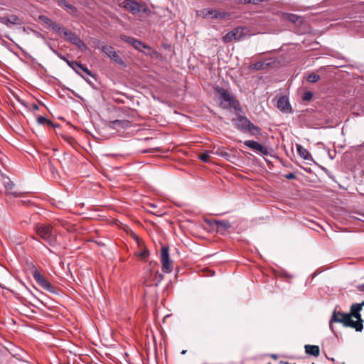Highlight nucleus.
Listing matches in <instances>:
<instances>
[{"label":"nucleus","mask_w":364,"mask_h":364,"mask_svg":"<svg viewBox=\"0 0 364 364\" xmlns=\"http://www.w3.org/2000/svg\"><path fill=\"white\" fill-rule=\"evenodd\" d=\"M232 122L235 128L243 133H249L252 136H259L262 134L261 129L245 116L238 115L237 117L232 119Z\"/></svg>","instance_id":"1"},{"label":"nucleus","mask_w":364,"mask_h":364,"mask_svg":"<svg viewBox=\"0 0 364 364\" xmlns=\"http://www.w3.org/2000/svg\"><path fill=\"white\" fill-rule=\"evenodd\" d=\"M215 90L220 97V106L223 109H234L235 110H241L240 102L237 100L235 96L228 90L223 87H217Z\"/></svg>","instance_id":"2"},{"label":"nucleus","mask_w":364,"mask_h":364,"mask_svg":"<svg viewBox=\"0 0 364 364\" xmlns=\"http://www.w3.org/2000/svg\"><path fill=\"white\" fill-rule=\"evenodd\" d=\"M333 322L341 323L345 327L355 328L356 331H362V327H360L361 325H360V323L355 324L354 323L353 320H350V315L341 311H337L336 310L333 311L329 321V327L332 331H333L332 326Z\"/></svg>","instance_id":"3"},{"label":"nucleus","mask_w":364,"mask_h":364,"mask_svg":"<svg viewBox=\"0 0 364 364\" xmlns=\"http://www.w3.org/2000/svg\"><path fill=\"white\" fill-rule=\"evenodd\" d=\"M33 228L36 233L45 242H48L51 246L55 245L56 235L53 232V228L50 225L37 223L34 225Z\"/></svg>","instance_id":"4"},{"label":"nucleus","mask_w":364,"mask_h":364,"mask_svg":"<svg viewBox=\"0 0 364 364\" xmlns=\"http://www.w3.org/2000/svg\"><path fill=\"white\" fill-rule=\"evenodd\" d=\"M96 48L104 53L107 57H109L116 63L122 66H125L124 61L112 46H109L104 42H99Z\"/></svg>","instance_id":"5"},{"label":"nucleus","mask_w":364,"mask_h":364,"mask_svg":"<svg viewBox=\"0 0 364 364\" xmlns=\"http://www.w3.org/2000/svg\"><path fill=\"white\" fill-rule=\"evenodd\" d=\"M32 275L35 281L43 289L50 293H56L55 288L40 273L38 269H34L32 272Z\"/></svg>","instance_id":"6"},{"label":"nucleus","mask_w":364,"mask_h":364,"mask_svg":"<svg viewBox=\"0 0 364 364\" xmlns=\"http://www.w3.org/2000/svg\"><path fill=\"white\" fill-rule=\"evenodd\" d=\"M245 31L246 28L243 27L235 28L223 37V41L224 43H229L233 40L240 41L246 36Z\"/></svg>","instance_id":"7"},{"label":"nucleus","mask_w":364,"mask_h":364,"mask_svg":"<svg viewBox=\"0 0 364 364\" xmlns=\"http://www.w3.org/2000/svg\"><path fill=\"white\" fill-rule=\"evenodd\" d=\"M363 306L364 301H362L361 303L353 304L350 306V312L347 314L350 315V320H353L352 318H355L356 319V321H354V323H360V325H361L360 327H362V329L363 328V320L361 318L360 312L362 310Z\"/></svg>","instance_id":"8"},{"label":"nucleus","mask_w":364,"mask_h":364,"mask_svg":"<svg viewBox=\"0 0 364 364\" xmlns=\"http://www.w3.org/2000/svg\"><path fill=\"white\" fill-rule=\"evenodd\" d=\"M161 262L162 270L166 273H170L173 270L172 261L169 258L168 247H163L161 252Z\"/></svg>","instance_id":"9"},{"label":"nucleus","mask_w":364,"mask_h":364,"mask_svg":"<svg viewBox=\"0 0 364 364\" xmlns=\"http://www.w3.org/2000/svg\"><path fill=\"white\" fill-rule=\"evenodd\" d=\"M67 41L70 42L71 43L77 46L80 49L85 50L87 49V46L80 39V38L76 35L75 33L70 31L67 29L64 31L63 34L62 35Z\"/></svg>","instance_id":"10"},{"label":"nucleus","mask_w":364,"mask_h":364,"mask_svg":"<svg viewBox=\"0 0 364 364\" xmlns=\"http://www.w3.org/2000/svg\"><path fill=\"white\" fill-rule=\"evenodd\" d=\"M244 145L252 151L259 153L262 155H268L269 154V151L268 148L259 142L253 140H247L244 141Z\"/></svg>","instance_id":"11"},{"label":"nucleus","mask_w":364,"mask_h":364,"mask_svg":"<svg viewBox=\"0 0 364 364\" xmlns=\"http://www.w3.org/2000/svg\"><path fill=\"white\" fill-rule=\"evenodd\" d=\"M122 6L125 9L131 12L132 14L135 15L140 12L142 10V4L138 3L134 0H125L122 3Z\"/></svg>","instance_id":"12"},{"label":"nucleus","mask_w":364,"mask_h":364,"mask_svg":"<svg viewBox=\"0 0 364 364\" xmlns=\"http://www.w3.org/2000/svg\"><path fill=\"white\" fill-rule=\"evenodd\" d=\"M0 180L3 184V186H4V188H6V193L8 194H11L13 196H14L15 197H17L18 196V192H16V191H12V190L15 187V184L10 179V178L9 176H7L6 175H5L4 173H0Z\"/></svg>","instance_id":"13"},{"label":"nucleus","mask_w":364,"mask_h":364,"mask_svg":"<svg viewBox=\"0 0 364 364\" xmlns=\"http://www.w3.org/2000/svg\"><path fill=\"white\" fill-rule=\"evenodd\" d=\"M63 59L78 75H80V70H81V71L84 72L85 73H86L87 75L91 76L92 77H94V75L92 73V72L85 65H82L81 63H77V61H75V60L70 61L68 60H66L65 58H63Z\"/></svg>","instance_id":"14"},{"label":"nucleus","mask_w":364,"mask_h":364,"mask_svg":"<svg viewBox=\"0 0 364 364\" xmlns=\"http://www.w3.org/2000/svg\"><path fill=\"white\" fill-rule=\"evenodd\" d=\"M0 23L10 27L11 25H21L23 21L16 15H6L0 17Z\"/></svg>","instance_id":"15"},{"label":"nucleus","mask_w":364,"mask_h":364,"mask_svg":"<svg viewBox=\"0 0 364 364\" xmlns=\"http://www.w3.org/2000/svg\"><path fill=\"white\" fill-rule=\"evenodd\" d=\"M206 16H210L212 18H227L230 16V14L227 12H220L218 10H209L205 14Z\"/></svg>","instance_id":"16"},{"label":"nucleus","mask_w":364,"mask_h":364,"mask_svg":"<svg viewBox=\"0 0 364 364\" xmlns=\"http://www.w3.org/2000/svg\"><path fill=\"white\" fill-rule=\"evenodd\" d=\"M214 223L216 225L217 231L221 234H223L231 227L230 223L225 220H215Z\"/></svg>","instance_id":"17"},{"label":"nucleus","mask_w":364,"mask_h":364,"mask_svg":"<svg viewBox=\"0 0 364 364\" xmlns=\"http://www.w3.org/2000/svg\"><path fill=\"white\" fill-rule=\"evenodd\" d=\"M129 126V122L127 120H114L109 122V127L111 129H117V128H127Z\"/></svg>","instance_id":"18"},{"label":"nucleus","mask_w":364,"mask_h":364,"mask_svg":"<svg viewBox=\"0 0 364 364\" xmlns=\"http://www.w3.org/2000/svg\"><path fill=\"white\" fill-rule=\"evenodd\" d=\"M290 105L287 98L282 96L277 101V108L282 112H287L289 110Z\"/></svg>","instance_id":"19"},{"label":"nucleus","mask_w":364,"mask_h":364,"mask_svg":"<svg viewBox=\"0 0 364 364\" xmlns=\"http://www.w3.org/2000/svg\"><path fill=\"white\" fill-rule=\"evenodd\" d=\"M305 353L308 355H313L316 358L320 355V349L318 346L316 345H306L304 346Z\"/></svg>","instance_id":"20"},{"label":"nucleus","mask_w":364,"mask_h":364,"mask_svg":"<svg viewBox=\"0 0 364 364\" xmlns=\"http://www.w3.org/2000/svg\"><path fill=\"white\" fill-rule=\"evenodd\" d=\"M296 150L299 154V155L305 160H309L311 159V154L309 152V151L303 147L301 145L297 144L296 145Z\"/></svg>","instance_id":"21"},{"label":"nucleus","mask_w":364,"mask_h":364,"mask_svg":"<svg viewBox=\"0 0 364 364\" xmlns=\"http://www.w3.org/2000/svg\"><path fill=\"white\" fill-rule=\"evenodd\" d=\"M132 46L135 49H136L137 50L141 51V52H144V49L151 50V48L149 46L145 45L141 41H140L136 38L134 41V42L132 43Z\"/></svg>","instance_id":"22"},{"label":"nucleus","mask_w":364,"mask_h":364,"mask_svg":"<svg viewBox=\"0 0 364 364\" xmlns=\"http://www.w3.org/2000/svg\"><path fill=\"white\" fill-rule=\"evenodd\" d=\"M50 28H51L60 36H62L64 33V31H65V28L64 27L61 26L59 23H58L55 21H53V23L50 26Z\"/></svg>","instance_id":"23"},{"label":"nucleus","mask_w":364,"mask_h":364,"mask_svg":"<svg viewBox=\"0 0 364 364\" xmlns=\"http://www.w3.org/2000/svg\"><path fill=\"white\" fill-rule=\"evenodd\" d=\"M285 18L292 23H296L299 20V16L294 14H284Z\"/></svg>","instance_id":"24"},{"label":"nucleus","mask_w":364,"mask_h":364,"mask_svg":"<svg viewBox=\"0 0 364 364\" xmlns=\"http://www.w3.org/2000/svg\"><path fill=\"white\" fill-rule=\"evenodd\" d=\"M306 79L310 82H316L320 79V76L315 73H311L308 75Z\"/></svg>","instance_id":"25"},{"label":"nucleus","mask_w":364,"mask_h":364,"mask_svg":"<svg viewBox=\"0 0 364 364\" xmlns=\"http://www.w3.org/2000/svg\"><path fill=\"white\" fill-rule=\"evenodd\" d=\"M37 122L39 124H47L48 125H52V122L50 120L48 119L45 117H38L37 118Z\"/></svg>","instance_id":"26"},{"label":"nucleus","mask_w":364,"mask_h":364,"mask_svg":"<svg viewBox=\"0 0 364 364\" xmlns=\"http://www.w3.org/2000/svg\"><path fill=\"white\" fill-rule=\"evenodd\" d=\"M164 279V275L158 272L155 273L154 281L156 282L155 285L158 286L159 284Z\"/></svg>","instance_id":"27"},{"label":"nucleus","mask_w":364,"mask_h":364,"mask_svg":"<svg viewBox=\"0 0 364 364\" xmlns=\"http://www.w3.org/2000/svg\"><path fill=\"white\" fill-rule=\"evenodd\" d=\"M149 255V252L147 249H144L140 252L137 253V256L140 258L145 259H146Z\"/></svg>","instance_id":"28"},{"label":"nucleus","mask_w":364,"mask_h":364,"mask_svg":"<svg viewBox=\"0 0 364 364\" xmlns=\"http://www.w3.org/2000/svg\"><path fill=\"white\" fill-rule=\"evenodd\" d=\"M39 19L43 21V23H45L46 25H48L49 27L51 25V23H53V20H51L50 18H49L48 17L46 16H39Z\"/></svg>","instance_id":"29"},{"label":"nucleus","mask_w":364,"mask_h":364,"mask_svg":"<svg viewBox=\"0 0 364 364\" xmlns=\"http://www.w3.org/2000/svg\"><path fill=\"white\" fill-rule=\"evenodd\" d=\"M60 5L65 6V8L68 9H70L72 10L73 11H76L77 9L75 7H74L73 6H72L71 4H68V2H66L65 0H62L60 1Z\"/></svg>","instance_id":"30"},{"label":"nucleus","mask_w":364,"mask_h":364,"mask_svg":"<svg viewBox=\"0 0 364 364\" xmlns=\"http://www.w3.org/2000/svg\"><path fill=\"white\" fill-rule=\"evenodd\" d=\"M121 38L122 40H123L124 41L129 43V44H132V43L134 42V41L135 40L134 38H132V37H129V36H125V35H122L121 36Z\"/></svg>","instance_id":"31"},{"label":"nucleus","mask_w":364,"mask_h":364,"mask_svg":"<svg viewBox=\"0 0 364 364\" xmlns=\"http://www.w3.org/2000/svg\"><path fill=\"white\" fill-rule=\"evenodd\" d=\"M199 158L203 162H208L210 156L208 153H203L200 155Z\"/></svg>","instance_id":"32"},{"label":"nucleus","mask_w":364,"mask_h":364,"mask_svg":"<svg viewBox=\"0 0 364 364\" xmlns=\"http://www.w3.org/2000/svg\"><path fill=\"white\" fill-rule=\"evenodd\" d=\"M312 93L311 92H306L304 94V96H303V100H305V101H309L311 99L312 97Z\"/></svg>","instance_id":"33"},{"label":"nucleus","mask_w":364,"mask_h":364,"mask_svg":"<svg viewBox=\"0 0 364 364\" xmlns=\"http://www.w3.org/2000/svg\"><path fill=\"white\" fill-rule=\"evenodd\" d=\"M262 66H263V63H261V62H257L256 63H254L252 65V68L255 69V70H259V69H262Z\"/></svg>","instance_id":"34"},{"label":"nucleus","mask_w":364,"mask_h":364,"mask_svg":"<svg viewBox=\"0 0 364 364\" xmlns=\"http://www.w3.org/2000/svg\"><path fill=\"white\" fill-rule=\"evenodd\" d=\"M284 177L287 179H294L296 178V175L294 173H289L284 175Z\"/></svg>","instance_id":"35"},{"label":"nucleus","mask_w":364,"mask_h":364,"mask_svg":"<svg viewBox=\"0 0 364 364\" xmlns=\"http://www.w3.org/2000/svg\"><path fill=\"white\" fill-rule=\"evenodd\" d=\"M237 1L240 4H244L252 3V0H237Z\"/></svg>","instance_id":"36"},{"label":"nucleus","mask_w":364,"mask_h":364,"mask_svg":"<svg viewBox=\"0 0 364 364\" xmlns=\"http://www.w3.org/2000/svg\"><path fill=\"white\" fill-rule=\"evenodd\" d=\"M149 9H148V7L145 5H142V10H141V12H144V13H148L149 12Z\"/></svg>","instance_id":"37"},{"label":"nucleus","mask_w":364,"mask_h":364,"mask_svg":"<svg viewBox=\"0 0 364 364\" xmlns=\"http://www.w3.org/2000/svg\"><path fill=\"white\" fill-rule=\"evenodd\" d=\"M358 289L364 293V284L359 286Z\"/></svg>","instance_id":"38"},{"label":"nucleus","mask_w":364,"mask_h":364,"mask_svg":"<svg viewBox=\"0 0 364 364\" xmlns=\"http://www.w3.org/2000/svg\"><path fill=\"white\" fill-rule=\"evenodd\" d=\"M271 357H272V358H274V359H277V355H274V354L272 355H271Z\"/></svg>","instance_id":"39"},{"label":"nucleus","mask_w":364,"mask_h":364,"mask_svg":"<svg viewBox=\"0 0 364 364\" xmlns=\"http://www.w3.org/2000/svg\"><path fill=\"white\" fill-rule=\"evenodd\" d=\"M186 353V350H183V351L181 352V353H182V354H185Z\"/></svg>","instance_id":"40"}]
</instances>
